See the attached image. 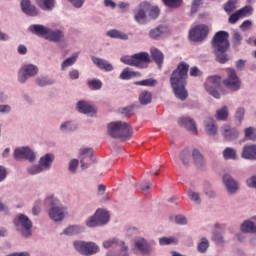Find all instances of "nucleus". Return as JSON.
Wrapping results in <instances>:
<instances>
[{
    "label": "nucleus",
    "mask_w": 256,
    "mask_h": 256,
    "mask_svg": "<svg viewBox=\"0 0 256 256\" xmlns=\"http://www.w3.org/2000/svg\"><path fill=\"white\" fill-rule=\"evenodd\" d=\"M227 73L228 79L223 80V85L230 91H239V89H241V80L237 76V72L229 68Z\"/></svg>",
    "instance_id": "nucleus-12"
},
{
    "label": "nucleus",
    "mask_w": 256,
    "mask_h": 256,
    "mask_svg": "<svg viewBox=\"0 0 256 256\" xmlns=\"http://www.w3.org/2000/svg\"><path fill=\"white\" fill-rule=\"evenodd\" d=\"M167 33V27L160 25L152 30H150L149 35L151 39H159L160 37H163Z\"/></svg>",
    "instance_id": "nucleus-28"
},
{
    "label": "nucleus",
    "mask_w": 256,
    "mask_h": 256,
    "mask_svg": "<svg viewBox=\"0 0 256 256\" xmlns=\"http://www.w3.org/2000/svg\"><path fill=\"white\" fill-rule=\"evenodd\" d=\"M80 163L81 169H88L91 165V161H93V149L91 148H84L80 151Z\"/></svg>",
    "instance_id": "nucleus-16"
},
{
    "label": "nucleus",
    "mask_w": 256,
    "mask_h": 256,
    "mask_svg": "<svg viewBox=\"0 0 256 256\" xmlns=\"http://www.w3.org/2000/svg\"><path fill=\"white\" fill-rule=\"evenodd\" d=\"M79 57V54H74L72 57L67 58L62 64V69H65L66 67H71V65H74L75 61H77V58Z\"/></svg>",
    "instance_id": "nucleus-47"
},
{
    "label": "nucleus",
    "mask_w": 256,
    "mask_h": 256,
    "mask_svg": "<svg viewBox=\"0 0 256 256\" xmlns=\"http://www.w3.org/2000/svg\"><path fill=\"white\" fill-rule=\"evenodd\" d=\"M53 159L55 156L53 154H46L44 157L40 159L38 166H32L28 169L30 175H37V173H41V171H45L51 168V164L53 163Z\"/></svg>",
    "instance_id": "nucleus-11"
},
{
    "label": "nucleus",
    "mask_w": 256,
    "mask_h": 256,
    "mask_svg": "<svg viewBox=\"0 0 256 256\" xmlns=\"http://www.w3.org/2000/svg\"><path fill=\"white\" fill-rule=\"evenodd\" d=\"M163 3L167 7H171L172 9H177V7H181L183 0H162Z\"/></svg>",
    "instance_id": "nucleus-48"
},
{
    "label": "nucleus",
    "mask_w": 256,
    "mask_h": 256,
    "mask_svg": "<svg viewBox=\"0 0 256 256\" xmlns=\"http://www.w3.org/2000/svg\"><path fill=\"white\" fill-rule=\"evenodd\" d=\"M241 231L243 233H256V226L255 223L251 222V221H245L241 227H240Z\"/></svg>",
    "instance_id": "nucleus-36"
},
{
    "label": "nucleus",
    "mask_w": 256,
    "mask_h": 256,
    "mask_svg": "<svg viewBox=\"0 0 256 256\" xmlns=\"http://www.w3.org/2000/svg\"><path fill=\"white\" fill-rule=\"evenodd\" d=\"M197 249L199 253H205V251L209 249V240H207V238H202L201 242L198 244Z\"/></svg>",
    "instance_id": "nucleus-49"
},
{
    "label": "nucleus",
    "mask_w": 256,
    "mask_h": 256,
    "mask_svg": "<svg viewBox=\"0 0 256 256\" xmlns=\"http://www.w3.org/2000/svg\"><path fill=\"white\" fill-rule=\"evenodd\" d=\"M159 243L160 245H172V243H177V239L162 237L159 239Z\"/></svg>",
    "instance_id": "nucleus-54"
},
{
    "label": "nucleus",
    "mask_w": 256,
    "mask_h": 256,
    "mask_svg": "<svg viewBox=\"0 0 256 256\" xmlns=\"http://www.w3.org/2000/svg\"><path fill=\"white\" fill-rule=\"evenodd\" d=\"M223 157L226 160L232 159L233 161H235V159H237V151H235V149H233L231 147H227L223 151Z\"/></svg>",
    "instance_id": "nucleus-41"
},
{
    "label": "nucleus",
    "mask_w": 256,
    "mask_h": 256,
    "mask_svg": "<svg viewBox=\"0 0 256 256\" xmlns=\"http://www.w3.org/2000/svg\"><path fill=\"white\" fill-rule=\"evenodd\" d=\"M79 77V70H72L69 72V78L75 80Z\"/></svg>",
    "instance_id": "nucleus-63"
},
{
    "label": "nucleus",
    "mask_w": 256,
    "mask_h": 256,
    "mask_svg": "<svg viewBox=\"0 0 256 256\" xmlns=\"http://www.w3.org/2000/svg\"><path fill=\"white\" fill-rule=\"evenodd\" d=\"M175 221L178 225H187V218L185 216H176Z\"/></svg>",
    "instance_id": "nucleus-60"
},
{
    "label": "nucleus",
    "mask_w": 256,
    "mask_h": 256,
    "mask_svg": "<svg viewBox=\"0 0 256 256\" xmlns=\"http://www.w3.org/2000/svg\"><path fill=\"white\" fill-rule=\"evenodd\" d=\"M40 211H41V202L36 201L32 209V213L33 215H39Z\"/></svg>",
    "instance_id": "nucleus-61"
},
{
    "label": "nucleus",
    "mask_w": 256,
    "mask_h": 256,
    "mask_svg": "<svg viewBox=\"0 0 256 256\" xmlns=\"http://www.w3.org/2000/svg\"><path fill=\"white\" fill-rule=\"evenodd\" d=\"M77 109L80 113H84L85 115L89 113H97L95 107H93L89 102L86 101H79L77 103Z\"/></svg>",
    "instance_id": "nucleus-27"
},
{
    "label": "nucleus",
    "mask_w": 256,
    "mask_h": 256,
    "mask_svg": "<svg viewBox=\"0 0 256 256\" xmlns=\"http://www.w3.org/2000/svg\"><path fill=\"white\" fill-rule=\"evenodd\" d=\"M192 159L197 167H203L205 165V157L198 149L192 151Z\"/></svg>",
    "instance_id": "nucleus-30"
},
{
    "label": "nucleus",
    "mask_w": 256,
    "mask_h": 256,
    "mask_svg": "<svg viewBox=\"0 0 256 256\" xmlns=\"http://www.w3.org/2000/svg\"><path fill=\"white\" fill-rule=\"evenodd\" d=\"M242 41L243 36H241L239 32H234L232 35V47H234V49H237V47L241 46Z\"/></svg>",
    "instance_id": "nucleus-44"
},
{
    "label": "nucleus",
    "mask_w": 256,
    "mask_h": 256,
    "mask_svg": "<svg viewBox=\"0 0 256 256\" xmlns=\"http://www.w3.org/2000/svg\"><path fill=\"white\" fill-rule=\"evenodd\" d=\"M149 17H151V19H157V17H159V8L155 7V6H151V4H149Z\"/></svg>",
    "instance_id": "nucleus-51"
},
{
    "label": "nucleus",
    "mask_w": 256,
    "mask_h": 256,
    "mask_svg": "<svg viewBox=\"0 0 256 256\" xmlns=\"http://www.w3.org/2000/svg\"><path fill=\"white\" fill-rule=\"evenodd\" d=\"M82 229L79 226H70L66 228L63 233L64 235H78V233H81Z\"/></svg>",
    "instance_id": "nucleus-46"
},
{
    "label": "nucleus",
    "mask_w": 256,
    "mask_h": 256,
    "mask_svg": "<svg viewBox=\"0 0 256 256\" xmlns=\"http://www.w3.org/2000/svg\"><path fill=\"white\" fill-rule=\"evenodd\" d=\"M109 212L107 210L98 209L96 213L86 221L87 227H99L109 223Z\"/></svg>",
    "instance_id": "nucleus-9"
},
{
    "label": "nucleus",
    "mask_w": 256,
    "mask_h": 256,
    "mask_svg": "<svg viewBox=\"0 0 256 256\" xmlns=\"http://www.w3.org/2000/svg\"><path fill=\"white\" fill-rule=\"evenodd\" d=\"M36 82H37V85H39L40 87H45V85H51L52 83L47 78H38Z\"/></svg>",
    "instance_id": "nucleus-58"
},
{
    "label": "nucleus",
    "mask_w": 256,
    "mask_h": 256,
    "mask_svg": "<svg viewBox=\"0 0 256 256\" xmlns=\"http://www.w3.org/2000/svg\"><path fill=\"white\" fill-rule=\"evenodd\" d=\"M113 245H120L122 256H127L128 248L127 246H125V242H119V240H117L116 238H113L112 240H106L103 243V247L105 249H109V247H112Z\"/></svg>",
    "instance_id": "nucleus-25"
},
{
    "label": "nucleus",
    "mask_w": 256,
    "mask_h": 256,
    "mask_svg": "<svg viewBox=\"0 0 256 256\" xmlns=\"http://www.w3.org/2000/svg\"><path fill=\"white\" fill-rule=\"evenodd\" d=\"M180 159L183 165H189V161H191V152H189V149H184L180 153Z\"/></svg>",
    "instance_id": "nucleus-45"
},
{
    "label": "nucleus",
    "mask_w": 256,
    "mask_h": 256,
    "mask_svg": "<svg viewBox=\"0 0 256 256\" xmlns=\"http://www.w3.org/2000/svg\"><path fill=\"white\" fill-rule=\"evenodd\" d=\"M206 132L208 135H217V125L213 118H209L205 126Z\"/></svg>",
    "instance_id": "nucleus-34"
},
{
    "label": "nucleus",
    "mask_w": 256,
    "mask_h": 256,
    "mask_svg": "<svg viewBox=\"0 0 256 256\" xmlns=\"http://www.w3.org/2000/svg\"><path fill=\"white\" fill-rule=\"evenodd\" d=\"M212 47L216 55V61L222 65L229 61L227 51L230 47L229 43V32L218 31L212 39Z\"/></svg>",
    "instance_id": "nucleus-2"
},
{
    "label": "nucleus",
    "mask_w": 256,
    "mask_h": 256,
    "mask_svg": "<svg viewBox=\"0 0 256 256\" xmlns=\"http://www.w3.org/2000/svg\"><path fill=\"white\" fill-rule=\"evenodd\" d=\"M251 25H253V23L251 22V20H245V21L240 25V29H242L243 31H245L246 29H249V27H251Z\"/></svg>",
    "instance_id": "nucleus-62"
},
{
    "label": "nucleus",
    "mask_w": 256,
    "mask_h": 256,
    "mask_svg": "<svg viewBox=\"0 0 256 256\" xmlns=\"http://www.w3.org/2000/svg\"><path fill=\"white\" fill-rule=\"evenodd\" d=\"M236 119H238L239 123L245 119V109L238 108L235 114Z\"/></svg>",
    "instance_id": "nucleus-56"
},
{
    "label": "nucleus",
    "mask_w": 256,
    "mask_h": 256,
    "mask_svg": "<svg viewBox=\"0 0 256 256\" xmlns=\"http://www.w3.org/2000/svg\"><path fill=\"white\" fill-rule=\"evenodd\" d=\"M58 203H59V200L55 199L54 196H50L45 200L46 205L52 206V208L49 211V217L50 219H52V221H56V222L63 221V219L65 218V211L63 210V208L59 206H55Z\"/></svg>",
    "instance_id": "nucleus-6"
},
{
    "label": "nucleus",
    "mask_w": 256,
    "mask_h": 256,
    "mask_svg": "<svg viewBox=\"0 0 256 256\" xmlns=\"http://www.w3.org/2000/svg\"><path fill=\"white\" fill-rule=\"evenodd\" d=\"M36 4L43 11H52L55 8V0H36Z\"/></svg>",
    "instance_id": "nucleus-29"
},
{
    "label": "nucleus",
    "mask_w": 256,
    "mask_h": 256,
    "mask_svg": "<svg viewBox=\"0 0 256 256\" xmlns=\"http://www.w3.org/2000/svg\"><path fill=\"white\" fill-rule=\"evenodd\" d=\"M150 55L153 61L159 67V69H161V67H163V61L165 59V55L163 54V52H161V50H159L158 48L152 47L150 49Z\"/></svg>",
    "instance_id": "nucleus-23"
},
{
    "label": "nucleus",
    "mask_w": 256,
    "mask_h": 256,
    "mask_svg": "<svg viewBox=\"0 0 256 256\" xmlns=\"http://www.w3.org/2000/svg\"><path fill=\"white\" fill-rule=\"evenodd\" d=\"M240 19H242L241 15L238 11H236L234 14L230 15V17L228 18V23L235 25V23H237V21H239Z\"/></svg>",
    "instance_id": "nucleus-55"
},
{
    "label": "nucleus",
    "mask_w": 256,
    "mask_h": 256,
    "mask_svg": "<svg viewBox=\"0 0 256 256\" xmlns=\"http://www.w3.org/2000/svg\"><path fill=\"white\" fill-rule=\"evenodd\" d=\"M14 225L21 233L22 237H31V229L33 228V222L24 214H19L17 218L14 219Z\"/></svg>",
    "instance_id": "nucleus-5"
},
{
    "label": "nucleus",
    "mask_w": 256,
    "mask_h": 256,
    "mask_svg": "<svg viewBox=\"0 0 256 256\" xmlns=\"http://www.w3.org/2000/svg\"><path fill=\"white\" fill-rule=\"evenodd\" d=\"M152 99H153V95L149 91H143L139 95V101H140L141 105H149V103H151Z\"/></svg>",
    "instance_id": "nucleus-37"
},
{
    "label": "nucleus",
    "mask_w": 256,
    "mask_h": 256,
    "mask_svg": "<svg viewBox=\"0 0 256 256\" xmlns=\"http://www.w3.org/2000/svg\"><path fill=\"white\" fill-rule=\"evenodd\" d=\"M178 123L179 125H182V127H185L193 135L199 134V130H197V124H195V120L189 117H182L178 120Z\"/></svg>",
    "instance_id": "nucleus-17"
},
{
    "label": "nucleus",
    "mask_w": 256,
    "mask_h": 256,
    "mask_svg": "<svg viewBox=\"0 0 256 256\" xmlns=\"http://www.w3.org/2000/svg\"><path fill=\"white\" fill-rule=\"evenodd\" d=\"M189 197L192 199V201H195V203H201V198H199V193L196 192H189Z\"/></svg>",
    "instance_id": "nucleus-59"
},
{
    "label": "nucleus",
    "mask_w": 256,
    "mask_h": 256,
    "mask_svg": "<svg viewBox=\"0 0 256 256\" xmlns=\"http://www.w3.org/2000/svg\"><path fill=\"white\" fill-rule=\"evenodd\" d=\"M220 131L226 141H234V139L239 138L237 129L231 128L229 125L222 126Z\"/></svg>",
    "instance_id": "nucleus-19"
},
{
    "label": "nucleus",
    "mask_w": 256,
    "mask_h": 256,
    "mask_svg": "<svg viewBox=\"0 0 256 256\" xmlns=\"http://www.w3.org/2000/svg\"><path fill=\"white\" fill-rule=\"evenodd\" d=\"M108 135L114 139L128 141L133 137V128L127 122H112L108 125Z\"/></svg>",
    "instance_id": "nucleus-3"
},
{
    "label": "nucleus",
    "mask_w": 256,
    "mask_h": 256,
    "mask_svg": "<svg viewBox=\"0 0 256 256\" xmlns=\"http://www.w3.org/2000/svg\"><path fill=\"white\" fill-rule=\"evenodd\" d=\"M92 61L98 69L102 71H113V65L109 61L97 57H92Z\"/></svg>",
    "instance_id": "nucleus-24"
},
{
    "label": "nucleus",
    "mask_w": 256,
    "mask_h": 256,
    "mask_svg": "<svg viewBox=\"0 0 256 256\" xmlns=\"http://www.w3.org/2000/svg\"><path fill=\"white\" fill-rule=\"evenodd\" d=\"M223 183L229 193H237V191H239V184H237V181H235L231 175L225 174L223 176Z\"/></svg>",
    "instance_id": "nucleus-20"
},
{
    "label": "nucleus",
    "mask_w": 256,
    "mask_h": 256,
    "mask_svg": "<svg viewBox=\"0 0 256 256\" xmlns=\"http://www.w3.org/2000/svg\"><path fill=\"white\" fill-rule=\"evenodd\" d=\"M134 85H140L141 87H155L157 86V80L149 78L141 81H136L134 82Z\"/></svg>",
    "instance_id": "nucleus-40"
},
{
    "label": "nucleus",
    "mask_w": 256,
    "mask_h": 256,
    "mask_svg": "<svg viewBox=\"0 0 256 256\" xmlns=\"http://www.w3.org/2000/svg\"><path fill=\"white\" fill-rule=\"evenodd\" d=\"M207 35H209V26L205 24H198L189 31V39L194 43L205 41Z\"/></svg>",
    "instance_id": "nucleus-8"
},
{
    "label": "nucleus",
    "mask_w": 256,
    "mask_h": 256,
    "mask_svg": "<svg viewBox=\"0 0 256 256\" xmlns=\"http://www.w3.org/2000/svg\"><path fill=\"white\" fill-rule=\"evenodd\" d=\"M136 249H139L141 253H151V246L145 241V239L141 238L135 242Z\"/></svg>",
    "instance_id": "nucleus-31"
},
{
    "label": "nucleus",
    "mask_w": 256,
    "mask_h": 256,
    "mask_svg": "<svg viewBox=\"0 0 256 256\" xmlns=\"http://www.w3.org/2000/svg\"><path fill=\"white\" fill-rule=\"evenodd\" d=\"M219 87H221V78L219 76H209L205 83L207 93L215 99H220L221 94L217 91Z\"/></svg>",
    "instance_id": "nucleus-10"
},
{
    "label": "nucleus",
    "mask_w": 256,
    "mask_h": 256,
    "mask_svg": "<svg viewBox=\"0 0 256 256\" xmlns=\"http://www.w3.org/2000/svg\"><path fill=\"white\" fill-rule=\"evenodd\" d=\"M240 17L243 19L244 17H249V15H253V7L250 5L244 6L241 9L237 10Z\"/></svg>",
    "instance_id": "nucleus-43"
},
{
    "label": "nucleus",
    "mask_w": 256,
    "mask_h": 256,
    "mask_svg": "<svg viewBox=\"0 0 256 256\" xmlns=\"http://www.w3.org/2000/svg\"><path fill=\"white\" fill-rule=\"evenodd\" d=\"M147 11H149V3L142 2L134 15L135 21L140 25H145V23H147Z\"/></svg>",
    "instance_id": "nucleus-15"
},
{
    "label": "nucleus",
    "mask_w": 256,
    "mask_h": 256,
    "mask_svg": "<svg viewBox=\"0 0 256 256\" xmlns=\"http://www.w3.org/2000/svg\"><path fill=\"white\" fill-rule=\"evenodd\" d=\"M229 117V108L227 106H223L221 109L216 111V119L218 121H227Z\"/></svg>",
    "instance_id": "nucleus-35"
},
{
    "label": "nucleus",
    "mask_w": 256,
    "mask_h": 256,
    "mask_svg": "<svg viewBox=\"0 0 256 256\" xmlns=\"http://www.w3.org/2000/svg\"><path fill=\"white\" fill-rule=\"evenodd\" d=\"M11 111V106L0 105V113H9Z\"/></svg>",
    "instance_id": "nucleus-64"
},
{
    "label": "nucleus",
    "mask_w": 256,
    "mask_h": 256,
    "mask_svg": "<svg viewBox=\"0 0 256 256\" xmlns=\"http://www.w3.org/2000/svg\"><path fill=\"white\" fill-rule=\"evenodd\" d=\"M65 34L61 30H51L49 28V33L46 36V39L49 41H53V43H59V41H63Z\"/></svg>",
    "instance_id": "nucleus-26"
},
{
    "label": "nucleus",
    "mask_w": 256,
    "mask_h": 256,
    "mask_svg": "<svg viewBox=\"0 0 256 256\" xmlns=\"http://www.w3.org/2000/svg\"><path fill=\"white\" fill-rule=\"evenodd\" d=\"M39 72V68L33 64L24 65L18 73V81L25 83L28 77H34Z\"/></svg>",
    "instance_id": "nucleus-13"
},
{
    "label": "nucleus",
    "mask_w": 256,
    "mask_h": 256,
    "mask_svg": "<svg viewBox=\"0 0 256 256\" xmlns=\"http://www.w3.org/2000/svg\"><path fill=\"white\" fill-rule=\"evenodd\" d=\"M234 9H237V0H228L224 4V11L227 13V15H231Z\"/></svg>",
    "instance_id": "nucleus-42"
},
{
    "label": "nucleus",
    "mask_w": 256,
    "mask_h": 256,
    "mask_svg": "<svg viewBox=\"0 0 256 256\" xmlns=\"http://www.w3.org/2000/svg\"><path fill=\"white\" fill-rule=\"evenodd\" d=\"M201 6V0H194L191 5L190 13L191 15H195L197 11H199V7Z\"/></svg>",
    "instance_id": "nucleus-53"
},
{
    "label": "nucleus",
    "mask_w": 256,
    "mask_h": 256,
    "mask_svg": "<svg viewBox=\"0 0 256 256\" xmlns=\"http://www.w3.org/2000/svg\"><path fill=\"white\" fill-rule=\"evenodd\" d=\"M62 131H75L77 129V125L73 122H65L60 126Z\"/></svg>",
    "instance_id": "nucleus-50"
},
{
    "label": "nucleus",
    "mask_w": 256,
    "mask_h": 256,
    "mask_svg": "<svg viewBox=\"0 0 256 256\" xmlns=\"http://www.w3.org/2000/svg\"><path fill=\"white\" fill-rule=\"evenodd\" d=\"M87 85L91 91H99L103 87V82L99 79H92L87 81Z\"/></svg>",
    "instance_id": "nucleus-39"
},
{
    "label": "nucleus",
    "mask_w": 256,
    "mask_h": 256,
    "mask_svg": "<svg viewBox=\"0 0 256 256\" xmlns=\"http://www.w3.org/2000/svg\"><path fill=\"white\" fill-rule=\"evenodd\" d=\"M122 63L130 65L131 67H137L138 69H147L149 63H151V56L147 52H140L132 56H124L121 58Z\"/></svg>",
    "instance_id": "nucleus-4"
},
{
    "label": "nucleus",
    "mask_w": 256,
    "mask_h": 256,
    "mask_svg": "<svg viewBox=\"0 0 256 256\" xmlns=\"http://www.w3.org/2000/svg\"><path fill=\"white\" fill-rule=\"evenodd\" d=\"M133 77H141V74L139 72L130 71L129 68H125L120 74L122 81H128L129 79H133Z\"/></svg>",
    "instance_id": "nucleus-32"
},
{
    "label": "nucleus",
    "mask_w": 256,
    "mask_h": 256,
    "mask_svg": "<svg viewBox=\"0 0 256 256\" xmlns=\"http://www.w3.org/2000/svg\"><path fill=\"white\" fill-rule=\"evenodd\" d=\"M14 159H16V161L26 159L32 163V161H35V152L29 147L18 148L14 151Z\"/></svg>",
    "instance_id": "nucleus-14"
},
{
    "label": "nucleus",
    "mask_w": 256,
    "mask_h": 256,
    "mask_svg": "<svg viewBox=\"0 0 256 256\" xmlns=\"http://www.w3.org/2000/svg\"><path fill=\"white\" fill-rule=\"evenodd\" d=\"M77 167H79V160H71L69 163V171H71V173H75V171H77Z\"/></svg>",
    "instance_id": "nucleus-57"
},
{
    "label": "nucleus",
    "mask_w": 256,
    "mask_h": 256,
    "mask_svg": "<svg viewBox=\"0 0 256 256\" xmlns=\"http://www.w3.org/2000/svg\"><path fill=\"white\" fill-rule=\"evenodd\" d=\"M242 159H248L250 161H256V145H246L243 147Z\"/></svg>",
    "instance_id": "nucleus-22"
},
{
    "label": "nucleus",
    "mask_w": 256,
    "mask_h": 256,
    "mask_svg": "<svg viewBox=\"0 0 256 256\" xmlns=\"http://www.w3.org/2000/svg\"><path fill=\"white\" fill-rule=\"evenodd\" d=\"M73 245L80 255L90 256L99 253V246L94 242L74 241Z\"/></svg>",
    "instance_id": "nucleus-7"
},
{
    "label": "nucleus",
    "mask_w": 256,
    "mask_h": 256,
    "mask_svg": "<svg viewBox=\"0 0 256 256\" xmlns=\"http://www.w3.org/2000/svg\"><path fill=\"white\" fill-rule=\"evenodd\" d=\"M189 79V64L180 62L176 69H174L170 76V85L173 89L174 95L181 101H185L189 97V93L185 89L187 87V80Z\"/></svg>",
    "instance_id": "nucleus-1"
},
{
    "label": "nucleus",
    "mask_w": 256,
    "mask_h": 256,
    "mask_svg": "<svg viewBox=\"0 0 256 256\" xmlns=\"http://www.w3.org/2000/svg\"><path fill=\"white\" fill-rule=\"evenodd\" d=\"M108 37H111V39H121L122 41H127L129 39V36L119 30H110L106 34Z\"/></svg>",
    "instance_id": "nucleus-33"
},
{
    "label": "nucleus",
    "mask_w": 256,
    "mask_h": 256,
    "mask_svg": "<svg viewBox=\"0 0 256 256\" xmlns=\"http://www.w3.org/2000/svg\"><path fill=\"white\" fill-rule=\"evenodd\" d=\"M189 75L190 77H201L203 72L197 66H193L190 68Z\"/></svg>",
    "instance_id": "nucleus-52"
},
{
    "label": "nucleus",
    "mask_w": 256,
    "mask_h": 256,
    "mask_svg": "<svg viewBox=\"0 0 256 256\" xmlns=\"http://www.w3.org/2000/svg\"><path fill=\"white\" fill-rule=\"evenodd\" d=\"M21 9L23 13L29 17H37V15H39V9H37L35 5H32L29 0L21 1Z\"/></svg>",
    "instance_id": "nucleus-18"
},
{
    "label": "nucleus",
    "mask_w": 256,
    "mask_h": 256,
    "mask_svg": "<svg viewBox=\"0 0 256 256\" xmlns=\"http://www.w3.org/2000/svg\"><path fill=\"white\" fill-rule=\"evenodd\" d=\"M244 135L246 141H256V129L254 127L245 128Z\"/></svg>",
    "instance_id": "nucleus-38"
},
{
    "label": "nucleus",
    "mask_w": 256,
    "mask_h": 256,
    "mask_svg": "<svg viewBox=\"0 0 256 256\" xmlns=\"http://www.w3.org/2000/svg\"><path fill=\"white\" fill-rule=\"evenodd\" d=\"M29 32L34 35H38L39 37H45L47 39V35L49 33V27H45L41 24H33L29 26Z\"/></svg>",
    "instance_id": "nucleus-21"
}]
</instances>
